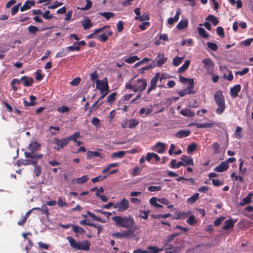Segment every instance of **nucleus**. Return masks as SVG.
Returning <instances> with one entry per match:
<instances>
[{"mask_svg": "<svg viewBox=\"0 0 253 253\" xmlns=\"http://www.w3.org/2000/svg\"><path fill=\"white\" fill-rule=\"evenodd\" d=\"M41 145L35 139L32 140L29 143L27 149L30 152H25L24 154L26 158L31 159L32 160L36 159L38 161L42 158L43 155L37 153V151L41 149Z\"/></svg>", "mask_w": 253, "mask_h": 253, "instance_id": "f257e3e1", "label": "nucleus"}, {"mask_svg": "<svg viewBox=\"0 0 253 253\" xmlns=\"http://www.w3.org/2000/svg\"><path fill=\"white\" fill-rule=\"evenodd\" d=\"M112 219L116 226L128 229H133L132 227L135 224L134 218L130 215L115 216L112 217Z\"/></svg>", "mask_w": 253, "mask_h": 253, "instance_id": "f03ea898", "label": "nucleus"}, {"mask_svg": "<svg viewBox=\"0 0 253 253\" xmlns=\"http://www.w3.org/2000/svg\"><path fill=\"white\" fill-rule=\"evenodd\" d=\"M147 85V82L144 79L130 80L128 83L126 84V88L127 89L132 90L134 92H142Z\"/></svg>", "mask_w": 253, "mask_h": 253, "instance_id": "7ed1b4c3", "label": "nucleus"}, {"mask_svg": "<svg viewBox=\"0 0 253 253\" xmlns=\"http://www.w3.org/2000/svg\"><path fill=\"white\" fill-rule=\"evenodd\" d=\"M214 99L218 106L217 108L215 110V113L218 115H221L225 110V98L222 90H219L215 93Z\"/></svg>", "mask_w": 253, "mask_h": 253, "instance_id": "20e7f679", "label": "nucleus"}, {"mask_svg": "<svg viewBox=\"0 0 253 253\" xmlns=\"http://www.w3.org/2000/svg\"><path fill=\"white\" fill-rule=\"evenodd\" d=\"M67 239L70 243V245L74 249L85 251H87L89 250L90 243L86 240L82 242H77L71 236H68Z\"/></svg>", "mask_w": 253, "mask_h": 253, "instance_id": "39448f33", "label": "nucleus"}, {"mask_svg": "<svg viewBox=\"0 0 253 253\" xmlns=\"http://www.w3.org/2000/svg\"><path fill=\"white\" fill-rule=\"evenodd\" d=\"M100 32H102L103 33L98 36V39L103 42H105L107 40L108 37L112 35L113 34L112 31L110 30V27L109 26H105L96 30L94 33L90 35L88 37H94L95 35V33Z\"/></svg>", "mask_w": 253, "mask_h": 253, "instance_id": "423d86ee", "label": "nucleus"}, {"mask_svg": "<svg viewBox=\"0 0 253 253\" xmlns=\"http://www.w3.org/2000/svg\"><path fill=\"white\" fill-rule=\"evenodd\" d=\"M52 143L56 145L53 147V149L59 151L61 149H63L64 147L66 146L69 142V140L67 137L61 139H59L57 138H54L52 140Z\"/></svg>", "mask_w": 253, "mask_h": 253, "instance_id": "0eeeda50", "label": "nucleus"}, {"mask_svg": "<svg viewBox=\"0 0 253 253\" xmlns=\"http://www.w3.org/2000/svg\"><path fill=\"white\" fill-rule=\"evenodd\" d=\"M129 208V201L126 198H123L121 201L117 202L113 205V208L117 209L118 211H124Z\"/></svg>", "mask_w": 253, "mask_h": 253, "instance_id": "6e6552de", "label": "nucleus"}, {"mask_svg": "<svg viewBox=\"0 0 253 253\" xmlns=\"http://www.w3.org/2000/svg\"><path fill=\"white\" fill-rule=\"evenodd\" d=\"M139 124V121L135 119H126L121 123V126L123 128L128 127L132 129L135 128Z\"/></svg>", "mask_w": 253, "mask_h": 253, "instance_id": "1a4fd4ad", "label": "nucleus"}, {"mask_svg": "<svg viewBox=\"0 0 253 253\" xmlns=\"http://www.w3.org/2000/svg\"><path fill=\"white\" fill-rule=\"evenodd\" d=\"M96 88L99 89L101 93L108 91L109 87L107 78L105 77L102 80L97 81Z\"/></svg>", "mask_w": 253, "mask_h": 253, "instance_id": "9d476101", "label": "nucleus"}, {"mask_svg": "<svg viewBox=\"0 0 253 253\" xmlns=\"http://www.w3.org/2000/svg\"><path fill=\"white\" fill-rule=\"evenodd\" d=\"M163 76V75H162ZM164 78L163 77H160V73H157L154 77L151 79L150 82V86L148 89L147 93L149 94L152 90L155 89L157 87V83L159 80L161 81Z\"/></svg>", "mask_w": 253, "mask_h": 253, "instance_id": "9b49d317", "label": "nucleus"}, {"mask_svg": "<svg viewBox=\"0 0 253 253\" xmlns=\"http://www.w3.org/2000/svg\"><path fill=\"white\" fill-rule=\"evenodd\" d=\"M136 228L130 229L123 232H116L113 234V236L117 238H127L133 234Z\"/></svg>", "mask_w": 253, "mask_h": 253, "instance_id": "f8f14e48", "label": "nucleus"}, {"mask_svg": "<svg viewBox=\"0 0 253 253\" xmlns=\"http://www.w3.org/2000/svg\"><path fill=\"white\" fill-rule=\"evenodd\" d=\"M167 58L165 57L164 54H159L153 61L155 63V67H161L166 61Z\"/></svg>", "mask_w": 253, "mask_h": 253, "instance_id": "ddd939ff", "label": "nucleus"}, {"mask_svg": "<svg viewBox=\"0 0 253 253\" xmlns=\"http://www.w3.org/2000/svg\"><path fill=\"white\" fill-rule=\"evenodd\" d=\"M204 65V67L209 72H212L214 67V63L210 58H205L202 61Z\"/></svg>", "mask_w": 253, "mask_h": 253, "instance_id": "4468645a", "label": "nucleus"}, {"mask_svg": "<svg viewBox=\"0 0 253 253\" xmlns=\"http://www.w3.org/2000/svg\"><path fill=\"white\" fill-rule=\"evenodd\" d=\"M229 168V164L226 162H222L220 164L214 169V171L218 172H222L227 170Z\"/></svg>", "mask_w": 253, "mask_h": 253, "instance_id": "2eb2a0df", "label": "nucleus"}, {"mask_svg": "<svg viewBox=\"0 0 253 253\" xmlns=\"http://www.w3.org/2000/svg\"><path fill=\"white\" fill-rule=\"evenodd\" d=\"M165 148V144L162 142H158L153 147L152 150L158 153L162 154L164 153Z\"/></svg>", "mask_w": 253, "mask_h": 253, "instance_id": "dca6fc26", "label": "nucleus"}, {"mask_svg": "<svg viewBox=\"0 0 253 253\" xmlns=\"http://www.w3.org/2000/svg\"><path fill=\"white\" fill-rule=\"evenodd\" d=\"M241 86L240 84H237L230 89V94L232 98H235L238 96V93L240 91Z\"/></svg>", "mask_w": 253, "mask_h": 253, "instance_id": "f3484780", "label": "nucleus"}, {"mask_svg": "<svg viewBox=\"0 0 253 253\" xmlns=\"http://www.w3.org/2000/svg\"><path fill=\"white\" fill-rule=\"evenodd\" d=\"M180 159L184 163V166H186V165H194L193 158L190 156L183 155L181 156Z\"/></svg>", "mask_w": 253, "mask_h": 253, "instance_id": "a211bd4d", "label": "nucleus"}, {"mask_svg": "<svg viewBox=\"0 0 253 253\" xmlns=\"http://www.w3.org/2000/svg\"><path fill=\"white\" fill-rule=\"evenodd\" d=\"M37 161L36 159L32 160L30 161V163L34 166V173L36 176L38 177L41 174L42 170L40 166L37 164Z\"/></svg>", "mask_w": 253, "mask_h": 253, "instance_id": "6ab92c4d", "label": "nucleus"}, {"mask_svg": "<svg viewBox=\"0 0 253 253\" xmlns=\"http://www.w3.org/2000/svg\"><path fill=\"white\" fill-rule=\"evenodd\" d=\"M21 81L25 86H30L34 83V80L32 78L28 77L26 76L21 78Z\"/></svg>", "mask_w": 253, "mask_h": 253, "instance_id": "aec40b11", "label": "nucleus"}, {"mask_svg": "<svg viewBox=\"0 0 253 253\" xmlns=\"http://www.w3.org/2000/svg\"><path fill=\"white\" fill-rule=\"evenodd\" d=\"M190 134V131L189 130H180L174 133V135L176 138H182L185 137H187Z\"/></svg>", "mask_w": 253, "mask_h": 253, "instance_id": "412c9836", "label": "nucleus"}, {"mask_svg": "<svg viewBox=\"0 0 253 253\" xmlns=\"http://www.w3.org/2000/svg\"><path fill=\"white\" fill-rule=\"evenodd\" d=\"M190 126H195L197 128H206V127H212L213 126V124L212 123H203L199 124L196 123H193L189 124Z\"/></svg>", "mask_w": 253, "mask_h": 253, "instance_id": "4be33fe9", "label": "nucleus"}, {"mask_svg": "<svg viewBox=\"0 0 253 253\" xmlns=\"http://www.w3.org/2000/svg\"><path fill=\"white\" fill-rule=\"evenodd\" d=\"M86 155V158L87 159L90 160L94 157H99L101 158L104 157V155L102 154H100V153L96 151H88Z\"/></svg>", "mask_w": 253, "mask_h": 253, "instance_id": "5701e85b", "label": "nucleus"}, {"mask_svg": "<svg viewBox=\"0 0 253 253\" xmlns=\"http://www.w3.org/2000/svg\"><path fill=\"white\" fill-rule=\"evenodd\" d=\"M236 221H234L232 219L226 220L225 222V225L222 227V229L227 230L230 228H232L234 226V223Z\"/></svg>", "mask_w": 253, "mask_h": 253, "instance_id": "b1692460", "label": "nucleus"}, {"mask_svg": "<svg viewBox=\"0 0 253 253\" xmlns=\"http://www.w3.org/2000/svg\"><path fill=\"white\" fill-rule=\"evenodd\" d=\"M72 227L73 228L72 230L76 233V237H79V234H83L85 232V230L83 228L78 225H72Z\"/></svg>", "mask_w": 253, "mask_h": 253, "instance_id": "393cba45", "label": "nucleus"}, {"mask_svg": "<svg viewBox=\"0 0 253 253\" xmlns=\"http://www.w3.org/2000/svg\"><path fill=\"white\" fill-rule=\"evenodd\" d=\"M82 24L84 30L88 29L92 26V24L88 17L84 18L82 21Z\"/></svg>", "mask_w": 253, "mask_h": 253, "instance_id": "a878e982", "label": "nucleus"}, {"mask_svg": "<svg viewBox=\"0 0 253 253\" xmlns=\"http://www.w3.org/2000/svg\"><path fill=\"white\" fill-rule=\"evenodd\" d=\"M253 196V193H249L248 195L245 198L242 199V201L240 203V205L241 206H243L245 205L250 204L252 201L251 199Z\"/></svg>", "mask_w": 253, "mask_h": 253, "instance_id": "bb28decb", "label": "nucleus"}, {"mask_svg": "<svg viewBox=\"0 0 253 253\" xmlns=\"http://www.w3.org/2000/svg\"><path fill=\"white\" fill-rule=\"evenodd\" d=\"M35 1L33 0H27L24 4L21 7L20 10L21 11H24L25 10L29 9L32 5H34Z\"/></svg>", "mask_w": 253, "mask_h": 253, "instance_id": "cd10ccee", "label": "nucleus"}, {"mask_svg": "<svg viewBox=\"0 0 253 253\" xmlns=\"http://www.w3.org/2000/svg\"><path fill=\"white\" fill-rule=\"evenodd\" d=\"M80 49L81 48H67L66 51L63 50V51L57 53L56 55V57L58 58L66 56L70 51H74L75 50L79 51Z\"/></svg>", "mask_w": 253, "mask_h": 253, "instance_id": "c85d7f7f", "label": "nucleus"}, {"mask_svg": "<svg viewBox=\"0 0 253 253\" xmlns=\"http://www.w3.org/2000/svg\"><path fill=\"white\" fill-rule=\"evenodd\" d=\"M180 114L185 117H192L195 115L194 113L189 109H182L180 111Z\"/></svg>", "mask_w": 253, "mask_h": 253, "instance_id": "c756f323", "label": "nucleus"}, {"mask_svg": "<svg viewBox=\"0 0 253 253\" xmlns=\"http://www.w3.org/2000/svg\"><path fill=\"white\" fill-rule=\"evenodd\" d=\"M187 84L188 86L187 87L186 90L188 91V93L190 94H195L196 91L193 90L194 86V79H191V80L189 81Z\"/></svg>", "mask_w": 253, "mask_h": 253, "instance_id": "7c9ffc66", "label": "nucleus"}, {"mask_svg": "<svg viewBox=\"0 0 253 253\" xmlns=\"http://www.w3.org/2000/svg\"><path fill=\"white\" fill-rule=\"evenodd\" d=\"M155 67V63L154 61H152L149 65H146L144 67L141 68L139 69V72L140 73L143 74L144 73L145 71L149 70L150 69H153Z\"/></svg>", "mask_w": 253, "mask_h": 253, "instance_id": "2f4dec72", "label": "nucleus"}, {"mask_svg": "<svg viewBox=\"0 0 253 253\" xmlns=\"http://www.w3.org/2000/svg\"><path fill=\"white\" fill-rule=\"evenodd\" d=\"M36 96L31 95L30 96V102L24 99L23 103L25 106H34L36 104V102H34V101L36 100Z\"/></svg>", "mask_w": 253, "mask_h": 253, "instance_id": "473e14b6", "label": "nucleus"}, {"mask_svg": "<svg viewBox=\"0 0 253 253\" xmlns=\"http://www.w3.org/2000/svg\"><path fill=\"white\" fill-rule=\"evenodd\" d=\"M183 165L184 163L182 161H180L176 163V161L175 159H172L170 163V166L172 169H178L180 166Z\"/></svg>", "mask_w": 253, "mask_h": 253, "instance_id": "72a5a7b5", "label": "nucleus"}, {"mask_svg": "<svg viewBox=\"0 0 253 253\" xmlns=\"http://www.w3.org/2000/svg\"><path fill=\"white\" fill-rule=\"evenodd\" d=\"M88 179L87 175H84L81 177L75 178L73 180V182H75L76 183L80 184L86 182Z\"/></svg>", "mask_w": 253, "mask_h": 253, "instance_id": "f704fd0d", "label": "nucleus"}, {"mask_svg": "<svg viewBox=\"0 0 253 253\" xmlns=\"http://www.w3.org/2000/svg\"><path fill=\"white\" fill-rule=\"evenodd\" d=\"M126 154V151H119L111 154V157L112 158H118L121 159L124 157Z\"/></svg>", "mask_w": 253, "mask_h": 253, "instance_id": "c9c22d12", "label": "nucleus"}, {"mask_svg": "<svg viewBox=\"0 0 253 253\" xmlns=\"http://www.w3.org/2000/svg\"><path fill=\"white\" fill-rule=\"evenodd\" d=\"M190 63V60H186L184 62V63L182 65V66L179 68V69L178 70V72L179 73H182L184 72V71H185L189 67Z\"/></svg>", "mask_w": 253, "mask_h": 253, "instance_id": "e433bc0d", "label": "nucleus"}, {"mask_svg": "<svg viewBox=\"0 0 253 253\" xmlns=\"http://www.w3.org/2000/svg\"><path fill=\"white\" fill-rule=\"evenodd\" d=\"M147 249L149 251V253H158L161 251H164L163 248L159 249L156 246H150L148 247Z\"/></svg>", "mask_w": 253, "mask_h": 253, "instance_id": "4c0bfd02", "label": "nucleus"}, {"mask_svg": "<svg viewBox=\"0 0 253 253\" xmlns=\"http://www.w3.org/2000/svg\"><path fill=\"white\" fill-rule=\"evenodd\" d=\"M199 194L198 193H195L192 196L189 197L187 199V202L189 204H193L195 203V202L199 199Z\"/></svg>", "mask_w": 253, "mask_h": 253, "instance_id": "58836bf2", "label": "nucleus"}, {"mask_svg": "<svg viewBox=\"0 0 253 253\" xmlns=\"http://www.w3.org/2000/svg\"><path fill=\"white\" fill-rule=\"evenodd\" d=\"M188 26V21L187 20H184L181 21L179 22L176 28L177 29L181 30L183 29L186 27H187Z\"/></svg>", "mask_w": 253, "mask_h": 253, "instance_id": "ea45409f", "label": "nucleus"}, {"mask_svg": "<svg viewBox=\"0 0 253 253\" xmlns=\"http://www.w3.org/2000/svg\"><path fill=\"white\" fill-rule=\"evenodd\" d=\"M253 41V38L248 39L244 41L241 42L237 46H249Z\"/></svg>", "mask_w": 253, "mask_h": 253, "instance_id": "a19ab883", "label": "nucleus"}, {"mask_svg": "<svg viewBox=\"0 0 253 253\" xmlns=\"http://www.w3.org/2000/svg\"><path fill=\"white\" fill-rule=\"evenodd\" d=\"M138 60H139V58L138 57V56L134 55L125 59L124 61L127 63L132 64Z\"/></svg>", "mask_w": 253, "mask_h": 253, "instance_id": "79ce46f5", "label": "nucleus"}, {"mask_svg": "<svg viewBox=\"0 0 253 253\" xmlns=\"http://www.w3.org/2000/svg\"><path fill=\"white\" fill-rule=\"evenodd\" d=\"M158 201V199L156 197H153L150 199V203L151 205L155 206L156 208H163V206L162 205H160L159 204H158L157 201Z\"/></svg>", "mask_w": 253, "mask_h": 253, "instance_id": "37998d69", "label": "nucleus"}, {"mask_svg": "<svg viewBox=\"0 0 253 253\" xmlns=\"http://www.w3.org/2000/svg\"><path fill=\"white\" fill-rule=\"evenodd\" d=\"M199 34L203 38L206 39L209 37V34L207 33L206 31L203 28L199 27L197 29Z\"/></svg>", "mask_w": 253, "mask_h": 253, "instance_id": "c03bdc74", "label": "nucleus"}, {"mask_svg": "<svg viewBox=\"0 0 253 253\" xmlns=\"http://www.w3.org/2000/svg\"><path fill=\"white\" fill-rule=\"evenodd\" d=\"M117 93L116 92L112 93L107 97V102L108 103L112 104L116 100V96Z\"/></svg>", "mask_w": 253, "mask_h": 253, "instance_id": "a18cd8bd", "label": "nucleus"}, {"mask_svg": "<svg viewBox=\"0 0 253 253\" xmlns=\"http://www.w3.org/2000/svg\"><path fill=\"white\" fill-rule=\"evenodd\" d=\"M33 209V210H34ZM35 209H38L39 210L42 211V214H45L46 215H49L50 214V213L49 212L48 208L47 207L46 205H44L42 206L41 208H35Z\"/></svg>", "mask_w": 253, "mask_h": 253, "instance_id": "49530a36", "label": "nucleus"}, {"mask_svg": "<svg viewBox=\"0 0 253 253\" xmlns=\"http://www.w3.org/2000/svg\"><path fill=\"white\" fill-rule=\"evenodd\" d=\"M242 128L240 126H237L236 130L234 133L235 137L237 139H240L242 137L243 135L241 134V131H242Z\"/></svg>", "mask_w": 253, "mask_h": 253, "instance_id": "de8ad7c7", "label": "nucleus"}, {"mask_svg": "<svg viewBox=\"0 0 253 253\" xmlns=\"http://www.w3.org/2000/svg\"><path fill=\"white\" fill-rule=\"evenodd\" d=\"M197 145L195 143H192L189 145L187 148V152L188 154H191L194 151L196 150Z\"/></svg>", "mask_w": 253, "mask_h": 253, "instance_id": "09e8293b", "label": "nucleus"}, {"mask_svg": "<svg viewBox=\"0 0 253 253\" xmlns=\"http://www.w3.org/2000/svg\"><path fill=\"white\" fill-rule=\"evenodd\" d=\"M135 19L140 21L148 20L149 19V16L148 14L144 13L141 16H136Z\"/></svg>", "mask_w": 253, "mask_h": 253, "instance_id": "8fccbe9b", "label": "nucleus"}, {"mask_svg": "<svg viewBox=\"0 0 253 253\" xmlns=\"http://www.w3.org/2000/svg\"><path fill=\"white\" fill-rule=\"evenodd\" d=\"M80 137V133L79 132H76L73 135L68 137V140L70 141L73 140L74 142H77V139Z\"/></svg>", "mask_w": 253, "mask_h": 253, "instance_id": "3c124183", "label": "nucleus"}, {"mask_svg": "<svg viewBox=\"0 0 253 253\" xmlns=\"http://www.w3.org/2000/svg\"><path fill=\"white\" fill-rule=\"evenodd\" d=\"M119 166V164L118 163H112V164H110L108 165V166L106 167L105 168H104L102 172L103 173H106V172H107L109 169L111 168H113V167H118Z\"/></svg>", "mask_w": 253, "mask_h": 253, "instance_id": "603ef678", "label": "nucleus"}, {"mask_svg": "<svg viewBox=\"0 0 253 253\" xmlns=\"http://www.w3.org/2000/svg\"><path fill=\"white\" fill-rule=\"evenodd\" d=\"M186 222L189 225H193L197 222V221L195 219V216L194 215H191L187 219Z\"/></svg>", "mask_w": 253, "mask_h": 253, "instance_id": "864d4df0", "label": "nucleus"}, {"mask_svg": "<svg viewBox=\"0 0 253 253\" xmlns=\"http://www.w3.org/2000/svg\"><path fill=\"white\" fill-rule=\"evenodd\" d=\"M207 20H209L212 23V24L216 26L218 23V20L213 15H209L206 19Z\"/></svg>", "mask_w": 253, "mask_h": 253, "instance_id": "5fc2aeb1", "label": "nucleus"}, {"mask_svg": "<svg viewBox=\"0 0 253 253\" xmlns=\"http://www.w3.org/2000/svg\"><path fill=\"white\" fill-rule=\"evenodd\" d=\"M85 2H86V4L85 6H83L80 8V9L83 10H86L89 9L92 6V2L89 0H85ZM79 8V7H78Z\"/></svg>", "mask_w": 253, "mask_h": 253, "instance_id": "6e6d98bb", "label": "nucleus"}, {"mask_svg": "<svg viewBox=\"0 0 253 253\" xmlns=\"http://www.w3.org/2000/svg\"><path fill=\"white\" fill-rule=\"evenodd\" d=\"M183 57H179L178 56L175 57L173 59V64L175 66H178L181 62L183 60Z\"/></svg>", "mask_w": 253, "mask_h": 253, "instance_id": "4d7b16f0", "label": "nucleus"}, {"mask_svg": "<svg viewBox=\"0 0 253 253\" xmlns=\"http://www.w3.org/2000/svg\"><path fill=\"white\" fill-rule=\"evenodd\" d=\"M99 99H98L97 101L94 103L90 108L89 111V114H90L92 112L95 111L98 109V103L99 102Z\"/></svg>", "mask_w": 253, "mask_h": 253, "instance_id": "13d9d810", "label": "nucleus"}, {"mask_svg": "<svg viewBox=\"0 0 253 253\" xmlns=\"http://www.w3.org/2000/svg\"><path fill=\"white\" fill-rule=\"evenodd\" d=\"M42 71L41 70H38L35 74H36V80L38 81H40L42 80L43 78V75L41 74Z\"/></svg>", "mask_w": 253, "mask_h": 253, "instance_id": "bf43d9fd", "label": "nucleus"}, {"mask_svg": "<svg viewBox=\"0 0 253 253\" xmlns=\"http://www.w3.org/2000/svg\"><path fill=\"white\" fill-rule=\"evenodd\" d=\"M90 79L93 82H95L96 84L97 83V81H99L98 80V75L97 74V72L96 71H94L92 73H91L90 75Z\"/></svg>", "mask_w": 253, "mask_h": 253, "instance_id": "052dcab7", "label": "nucleus"}, {"mask_svg": "<svg viewBox=\"0 0 253 253\" xmlns=\"http://www.w3.org/2000/svg\"><path fill=\"white\" fill-rule=\"evenodd\" d=\"M192 40L191 39L183 40L181 42L180 45L190 46H192Z\"/></svg>", "mask_w": 253, "mask_h": 253, "instance_id": "680f3d73", "label": "nucleus"}, {"mask_svg": "<svg viewBox=\"0 0 253 253\" xmlns=\"http://www.w3.org/2000/svg\"><path fill=\"white\" fill-rule=\"evenodd\" d=\"M107 175H105L104 176H98L96 177L92 178L91 179V181L93 183H96L98 181L103 180L104 179H106L107 178Z\"/></svg>", "mask_w": 253, "mask_h": 253, "instance_id": "e2e57ef3", "label": "nucleus"}, {"mask_svg": "<svg viewBox=\"0 0 253 253\" xmlns=\"http://www.w3.org/2000/svg\"><path fill=\"white\" fill-rule=\"evenodd\" d=\"M27 239L28 241V243L25 247V250L26 251V253H29V251L31 250L32 246H33V243L29 238H27Z\"/></svg>", "mask_w": 253, "mask_h": 253, "instance_id": "0e129e2a", "label": "nucleus"}, {"mask_svg": "<svg viewBox=\"0 0 253 253\" xmlns=\"http://www.w3.org/2000/svg\"><path fill=\"white\" fill-rule=\"evenodd\" d=\"M81 78L79 77H77L74 79L70 83V84L73 86L78 85L81 82Z\"/></svg>", "mask_w": 253, "mask_h": 253, "instance_id": "69168bd1", "label": "nucleus"}, {"mask_svg": "<svg viewBox=\"0 0 253 253\" xmlns=\"http://www.w3.org/2000/svg\"><path fill=\"white\" fill-rule=\"evenodd\" d=\"M69 110V108L68 106L65 105L61 106V107L58 108V111L60 113H65L68 112Z\"/></svg>", "mask_w": 253, "mask_h": 253, "instance_id": "338daca9", "label": "nucleus"}, {"mask_svg": "<svg viewBox=\"0 0 253 253\" xmlns=\"http://www.w3.org/2000/svg\"><path fill=\"white\" fill-rule=\"evenodd\" d=\"M168 249V250L165 253H177L179 251L178 248H175L173 246Z\"/></svg>", "mask_w": 253, "mask_h": 253, "instance_id": "774afa93", "label": "nucleus"}]
</instances>
